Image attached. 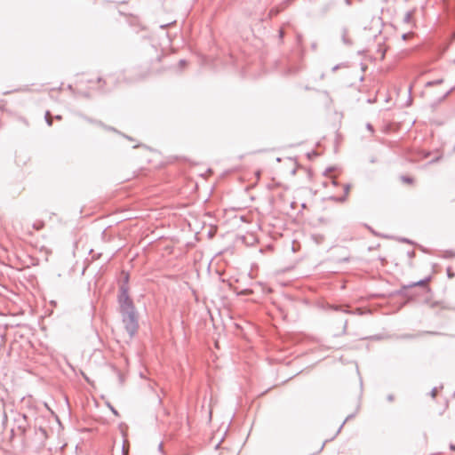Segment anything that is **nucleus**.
<instances>
[{"label":"nucleus","mask_w":455,"mask_h":455,"mask_svg":"<svg viewBox=\"0 0 455 455\" xmlns=\"http://www.w3.org/2000/svg\"><path fill=\"white\" fill-rule=\"evenodd\" d=\"M15 428L12 429V434L15 435L17 431L20 435H25L28 428V418L25 414H18L14 419Z\"/></svg>","instance_id":"2"},{"label":"nucleus","mask_w":455,"mask_h":455,"mask_svg":"<svg viewBox=\"0 0 455 455\" xmlns=\"http://www.w3.org/2000/svg\"><path fill=\"white\" fill-rule=\"evenodd\" d=\"M402 180L408 184H411L413 182V179L409 176H402Z\"/></svg>","instance_id":"12"},{"label":"nucleus","mask_w":455,"mask_h":455,"mask_svg":"<svg viewBox=\"0 0 455 455\" xmlns=\"http://www.w3.org/2000/svg\"><path fill=\"white\" fill-rule=\"evenodd\" d=\"M366 128H367V130H369L371 132H373V131H374L373 126L371 124H367Z\"/></svg>","instance_id":"17"},{"label":"nucleus","mask_w":455,"mask_h":455,"mask_svg":"<svg viewBox=\"0 0 455 455\" xmlns=\"http://www.w3.org/2000/svg\"><path fill=\"white\" fill-rule=\"evenodd\" d=\"M335 310H339V307H333Z\"/></svg>","instance_id":"34"},{"label":"nucleus","mask_w":455,"mask_h":455,"mask_svg":"<svg viewBox=\"0 0 455 455\" xmlns=\"http://www.w3.org/2000/svg\"><path fill=\"white\" fill-rule=\"evenodd\" d=\"M436 394H437V387H434L431 392H430V395L433 398H435L436 396Z\"/></svg>","instance_id":"16"},{"label":"nucleus","mask_w":455,"mask_h":455,"mask_svg":"<svg viewBox=\"0 0 455 455\" xmlns=\"http://www.w3.org/2000/svg\"><path fill=\"white\" fill-rule=\"evenodd\" d=\"M167 26H168V25H161L160 27H161V28H165V27H167Z\"/></svg>","instance_id":"33"},{"label":"nucleus","mask_w":455,"mask_h":455,"mask_svg":"<svg viewBox=\"0 0 455 455\" xmlns=\"http://www.w3.org/2000/svg\"><path fill=\"white\" fill-rule=\"evenodd\" d=\"M324 445H325V443H323L322 444V446H321V448H320L319 451H321L323 449Z\"/></svg>","instance_id":"30"},{"label":"nucleus","mask_w":455,"mask_h":455,"mask_svg":"<svg viewBox=\"0 0 455 455\" xmlns=\"http://www.w3.org/2000/svg\"><path fill=\"white\" fill-rule=\"evenodd\" d=\"M336 3L334 0H328L324 4H322V6L319 9V15L320 16H325L330 11H331Z\"/></svg>","instance_id":"4"},{"label":"nucleus","mask_w":455,"mask_h":455,"mask_svg":"<svg viewBox=\"0 0 455 455\" xmlns=\"http://www.w3.org/2000/svg\"><path fill=\"white\" fill-rule=\"evenodd\" d=\"M186 63H187V62H186V60H180L179 61V65H180V68H183V67L186 65Z\"/></svg>","instance_id":"18"},{"label":"nucleus","mask_w":455,"mask_h":455,"mask_svg":"<svg viewBox=\"0 0 455 455\" xmlns=\"http://www.w3.org/2000/svg\"><path fill=\"white\" fill-rule=\"evenodd\" d=\"M108 406L109 407V409L111 410V411L113 412L114 415H116V416L119 415L118 411L110 403H108Z\"/></svg>","instance_id":"14"},{"label":"nucleus","mask_w":455,"mask_h":455,"mask_svg":"<svg viewBox=\"0 0 455 455\" xmlns=\"http://www.w3.org/2000/svg\"><path fill=\"white\" fill-rule=\"evenodd\" d=\"M347 30L344 28L342 31V41L345 44L350 45L352 44V42L347 38Z\"/></svg>","instance_id":"7"},{"label":"nucleus","mask_w":455,"mask_h":455,"mask_svg":"<svg viewBox=\"0 0 455 455\" xmlns=\"http://www.w3.org/2000/svg\"><path fill=\"white\" fill-rule=\"evenodd\" d=\"M283 34H284V33H283V30H282V29H281V30L279 31V36H280V38H283Z\"/></svg>","instance_id":"26"},{"label":"nucleus","mask_w":455,"mask_h":455,"mask_svg":"<svg viewBox=\"0 0 455 455\" xmlns=\"http://www.w3.org/2000/svg\"><path fill=\"white\" fill-rule=\"evenodd\" d=\"M450 449L453 451H455V444H450Z\"/></svg>","instance_id":"27"},{"label":"nucleus","mask_w":455,"mask_h":455,"mask_svg":"<svg viewBox=\"0 0 455 455\" xmlns=\"http://www.w3.org/2000/svg\"><path fill=\"white\" fill-rule=\"evenodd\" d=\"M443 258L445 259H452V258H455V251H451V250H449V251H445L443 252Z\"/></svg>","instance_id":"8"},{"label":"nucleus","mask_w":455,"mask_h":455,"mask_svg":"<svg viewBox=\"0 0 455 455\" xmlns=\"http://www.w3.org/2000/svg\"><path fill=\"white\" fill-rule=\"evenodd\" d=\"M443 83V79L440 78V79H436V80H433V81H428L426 84V86L427 87H432V86H435V85H439V84H441Z\"/></svg>","instance_id":"6"},{"label":"nucleus","mask_w":455,"mask_h":455,"mask_svg":"<svg viewBox=\"0 0 455 455\" xmlns=\"http://www.w3.org/2000/svg\"><path fill=\"white\" fill-rule=\"evenodd\" d=\"M44 118H45V122H46V124H47L49 126H52V117L51 116V113H50V111H46V112H45Z\"/></svg>","instance_id":"9"},{"label":"nucleus","mask_w":455,"mask_h":455,"mask_svg":"<svg viewBox=\"0 0 455 455\" xmlns=\"http://www.w3.org/2000/svg\"><path fill=\"white\" fill-rule=\"evenodd\" d=\"M344 1H345L346 4L348 6L352 4L351 0H344Z\"/></svg>","instance_id":"25"},{"label":"nucleus","mask_w":455,"mask_h":455,"mask_svg":"<svg viewBox=\"0 0 455 455\" xmlns=\"http://www.w3.org/2000/svg\"><path fill=\"white\" fill-rule=\"evenodd\" d=\"M401 241H402V242H403V243H411V242L409 239H407V238H402V239H401Z\"/></svg>","instance_id":"23"},{"label":"nucleus","mask_w":455,"mask_h":455,"mask_svg":"<svg viewBox=\"0 0 455 455\" xmlns=\"http://www.w3.org/2000/svg\"><path fill=\"white\" fill-rule=\"evenodd\" d=\"M454 90V87L451 88L440 100V101L444 100Z\"/></svg>","instance_id":"13"},{"label":"nucleus","mask_w":455,"mask_h":455,"mask_svg":"<svg viewBox=\"0 0 455 455\" xmlns=\"http://www.w3.org/2000/svg\"><path fill=\"white\" fill-rule=\"evenodd\" d=\"M387 401H388V402H393V401H394V399H395V397H394V395H387Z\"/></svg>","instance_id":"21"},{"label":"nucleus","mask_w":455,"mask_h":455,"mask_svg":"<svg viewBox=\"0 0 455 455\" xmlns=\"http://www.w3.org/2000/svg\"><path fill=\"white\" fill-rule=\"evenodd\" d=\"M429 280H430V277H427L426 279L419 280L415 283H411L408 285H403L402 288L397 291V294L402 295V296H410L408 291L410 289L415 288L417 286H420L424 289H428L427 286V283L429 282Z\"/></svg>","instance_id":"3"},{"label":"nucleus","mask_w":455,"mask_h":455,"mask_svg":"<svg viewBox=\"0 0 455 455\" xmlns=\"http://www.w3.org/2000/svg\"><path fill=\"white\" fill-rule=\"evenodd\" d=\"M220 443H219L216 445V447H215V448H216V449H218V448L220 447Z\"/></svg>","instance_id":"32"},{"label":"nucleus","mask_w":455,"mask_h":455,"mask_svg":"<svg viewBox=\"0 0 455 455\" xmlns=\"http://www.w3.org/2000/svg\"><path fill=\"white\" fill-rule=\"evenodd\" d=\"M354 417V414H350L348 415L346 419L343 421V423L340 425V427H339V429L337 430V434H339L341 430V428L343 427L344 424L348 421L350 419H352Z\"/></svg>","instance_id":"11"},{"label":"nucleus","mask_w":455,"mask_h":455,"mask_svg":"<svg viewBox=\"0 0 455 455\" xmlns=\"http://www.w3.org/2000/svg\"><path fill=\"white\" fill-rule=\"evenodd\" d=\"M453 62L455 63V60H453Z\"/></svg>","instance_id":"35"},{"label":"nucleus","mask_w":455,"mask_h":455,"mask_svg":"<svg viewBox=\"0 0 455 455\" xmlns=\"http://www.w3.org/2000/svg\"><path fill=\"white\" fill-rule=\"evenodd\" d=\"M117 302L124 329L130 338H132L139 330V316L133 300L126 294L124 288L122 294L117 296Z\"/></svg>","instance_id":"1"},{"label":"nucleus","mask_w":455,"mask_h":455,"mask_svg":"<svg viewBox=\"0 0 455 455\" xmlns=\"http://www.w3.org/2000/svg\"><path fill=\"white\" fill-rule=\"evenodd\" d=\"M414 255H415L414 251H409V252H408V256H409L410 258H412Z\"/></svg>","instance_id":"22"},{"label":"nucleus","mask_w":455,"mask_h":455,"mask_svg":"<svg viewBox=\"0 0 455 455\" xmlns=\"http://www.w3.org/2000/svg\"><path fill=\"white\" fill-rule=\"evenodd\" d=\"M128 282H129V275L125 274V276L124 277V280H123L122 283L119 286V291H118L117 296H120L122 294V291H123L124 288L125 289L126 294L129 295Z\"/></svg>","instance_id":"5"},{"label":"nucleus","mask_w":455,"mask_h":455,"mask_svg":"<svg viewBox=\"0 0 455 455\" xmlns=\"http://www.w3.org/2000/svg\"><path fill=\"white\" fill-rule=\"evenodd\" d=\"M54 118H55L56 120H61V119H62V116H61L60 115H56V116H54Z\"/></svg>","instance_id":"24"},{"label":"nucleus","mask_w":455,"mask_h":455,"mask_svg":"<svg viewBox=\"0 0 455 455\" xmlns=\"http://www.w3.org/2000/svg\"><path fill=\"white\" fill-rule=\"evenodd\" d=\"M349 188H350V185L349 184L345 185V188H344L345 195H347L348 193Z\"/></svg>","instance_id":"19"},{"label":"nucleus","mask_w":455,"mask_h":455,"mask_svg":"<svg viewBox=\"0 0 455 455\" xmlns=\"http://www.w3.org/2000/svg\"><path fill=\"white\" fill-rule=\"evenodd\" d=\"M122 453H123V455L128 454V449L125 446V442H124L123 446H122Z\"/></svg>","instance_id":"15"},{"label":"nucleus","mask_w":455,"mask_h":455,"mask_svg":"<svg viewBox=\"0 0 455 455\" xmlns=\"http://www.w3.org/2000/svg\"><path fill=\"white\" fill-rule=\"evenodd\" d=\"M345 198H346V196H345L344 197H340V198L336 199V200H337V201H340V202H341V201H344V200H345Z\"/></svg>","instance_id":"29"},{"label":"nucleus","mask_w":455,"mask_h":455,"mask_svg":"<svg viewBox=\"0 0 455 455\" xmlns=\"http://www.w3.org/2000/svg\"><path fill=\"white\" fill-rule=\"evenodd\" d=\"M412 18V12H407L403 17V22L410 23Z\"/></svg>","instance_id":"10"},{"label":"nucleus","mask_w":455,"mask_h":455,"mask_svg":"<svg viewBox=\"0 0 455 455\" xmlns=\"http://www.w3.org/2000/svg\"><path fill=\"white\" fill-rule=\"evenodd\" d=\"M368 102H370V103L373 102L372 99L368 100Z\"/></svg>","instance_id":"31"},{"label":"nucleus","mask_w":455,"mask_h":455,"mask_svg":"<svg viewBox=\"0 0 455 455\" xmlns=\"http://www.w3.org/2000/svg\"><path fill=\"white\" fill-rule=\"evenodd\" d=\"M158 450H159V451H162V450H163V443H159V445H158Z\"/></svg>","instance_id":"28"},{"label":"nucleus","mask_w":455,"mask_h":455,"mask_svg":"<svg viewBox=\"0 0 455 455\" xmlns=\"http://www.w3.org/2000/svg\"><path fill=\"white\" fill-rule=\"evenodd\" d=\"M447 275H448L449 278H451V277L454 276V274L451 272V268L450 267L447 269Z\"/></svg>","instance_id":"20"}]
</instances>
